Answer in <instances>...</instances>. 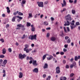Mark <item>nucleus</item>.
<instances>
[{"instance_id": "0eeeda50", "label": "nucleus", "mask_w": 80, "mask_h": 80, "mask_svg": "<svg viewBox=\"0 0 80 80\" xmlns=\"http://www.w3.org/2000/svg\"><path fill=\"white\" fill-rule=\"evenodd\" d=\"M32 65L34 66H37L38 65V63H37V61L36 60H33V62H32Z\"/></svg>"}, {"instance_id": "8fccbe9b", "label": "nucleus", "mask_w": 80, "mask_h": 80, "mask_svg": "<svg viewBox=\"0 0 80 80\" xmlns=\"http://www.w3.org/2000/svg\"><path fill=\"white\" fill-rule=\"evenodd\" d=\"M49 36H50V34L49 33H48L47 34L46 37H49Z\"/></svg>"}, {"instance_id": "c9c22d12", "label": "nucleus", "mask_w": 80, "mask_h": 80, "mask_svg": "<svg viewBox=\"0 0 80 80\" xmlns=\"http://www.w3.org/2000/svg\"><path fill=\"white\" fill-rule=\"evenodd\" d=\"M44 3L45 5H47V4H48V1H45L44 2Z\"/></svg>"}, {"instance_id": "58836bf2", "label": "nucleus", "mask_w": 80, "mask_h": 80, "mask_svg": "<svg viewBox=\"0 0 80 80\" xmlns=\"http://www.w3.org/2000/svg\"><path fill=\"white\" fill-rule=\"evenodd\" d=\"M18 15H19L22 16V15H23V13H22L20 12H19L18 13Z\"/></svg>"}, {"instance_id": "37998d69", "label": "nucleus", "mask_w": 80, "mask_h": 80, "mask_svg": "<svg viewBox=\"0 0 80 80\" xmlns=\"http://www.w3.org/2000/svg\"><path fill=\"white\" fill-rule=\"evenodd\" d=\"M76 25H80V23L79 22H76Z\"/></svg>"}, {"instance_id": "09e8293b", "label": "nucleus", "mask_w": 80, "mask_h": 80, "mask_svg": "<svg viewBox=\"0 0 80 80\" xmlns=\"http://www.w3.org/2000/svg\"><path fill=\"white\" fill-rule=\"evenodd\" d=\"M67 32H70V29H69V28L68 27H67Z\"/></svg>"}, {"instance_id": "2eb2a0df", "label": "nucleus", "mask_w": 80, "mask_h": 80, "mask_svg": "<svg viewBox=\"0 0 80 80\" xmlns=\"http://www.w3.org/2000/svg\"><path fill=\"white\" fill-rule=\"evenodd\" d=\"M43 68L44 69H45V68H48V64L47 63H45L44 64V65L43 67Z\"/></svg>"}, {"instance_id": "f03ea898", "label": "nucleus", "mask_w": 80, "mask_h": 80, "mask_svg": "<svg viewBox=\"0 0 80 80\" xmlns=\"http://www.w3.org/2000/svg\"><path fill=\"white\" fill-rule=\"evenodd\" d=\"M66 20H69L70 21L72 20V18H71V15L70 14H68L65 16Z\"/></svg>"}, {"instance_id": "cd10ccee", "label": "nucleus", "mask_w": 80, "mask_h": 80, "mask_svg": "<svg viewBox=\"0 0 80 80\" xmlns=\"http://www.w3.org/2000/svg\"><path fill=\"white\" fill-rule=\"evenodd\" d=\"M5 57V56L3 55H0V58H4Z\"/></svg>"}, {"instance_id": "9d476101", "label": "nucleus", "mask_w": 80, "mask_h": 80, "mask_svg": "<svg viewBox=\"0 0 80 80\" xmlns=\"http://www.w3.org/2000/svg\"><path fill=\"white\" fill-rule=\"evenodd\" d=\"M52 58H53V56L51 55L49 56V57L47 58L48 60H51Z\"/></svg>"}, {"instance_id": "69168bd1", "label": "nucleus", "mask_w": 80, "mask_h": 80, "mask_svg": "<svg viewBox=\"0 0 80 80\" xmlns=\"http://www.w3.org/2000/svg\"><path fill=\"white\" fill-rule=\"evenodd\" d=\"M8 27H9V24H7L6 26V28H8Z\"/></svg>"}, {"instance_id": "bb28decb", "label": "nucleus", "mask_w": 80, "mask_h": 80, "mask_svg": "<svg viewBox=\"0 0 80 80\" xmlns=\"http://www.w3.org/2000/svg\"><path fill=\"white\" fill-rule=\"evenodd\" d=\"M29 17H28V18H30L31 17H32V14L30 13H29Z\"/></svg>"}, {"instance_id": "4c0bfd02", "label": "nucleus", "mask_w": 80, "mask_h": 80, "mask_svg": "<svg viewBox=\"0 0 80 80\" xmlns=\"http://www.w3.org/2000/svg\"><path fill=\"white\" fill-rule=\"evenodd\" d=\"M74 60H75V61H77V60H78V58L77 56H75V58H74Z\"/></svg>"}, {"instance_id": "ea45409f", "label": "nucleus", "mask_w": 80, "mask_h": 80, "mask_svg": "<svg viewBox=\"0 0 80 80\" xmlns=\"http://www.w3.org/2000/svg\"><path fill=\"white\" fill-rule=\"evenodd\" d=\"M25 34H23V36L21 37L22 39H24L25 38Z\"/></svg>"}, {"instance_id": "2f4dec72", "label": "nucleus", "mask_w": 80, "mask_h": 80, "mask_svg": "<svg viewBox=\"0 0 80 80\" xmlns=\"http://www.w3.org/2000/svg\"><path fill=\"white\" fill-rule=\"evenodd\" d=\"M72 13L75 14V11L74 10H72Z\"/></svg>"}, {"instance_id": "ddd939ff", "label": "nucleus", "mask_w": 80, "mask_h": 80, "mask_svg": "<svg viewBox=\"0 0 80 80\" xmlns=\"http://www.w3.org/2000/svg\"><path fill=\"white\" fill-rule=\"evenodd\" d=\"M6 51L7 49H6L5 48H3L2 50V53L3 54H5V53H6Z\"/></svg>"}, {"instance_id": "a878e982", "label": "nucleus", "mask_w": 80, "mask_h": 80, "mask_svg": "<svg viewBox=\"0 0 80 80\" xmlns=\"http://www.w3.org/2000/svg\"><path fill=\"white\" fill-rule=\"evenodd\" d=\"M63 29L64 30V32H65V33H68V32L67 31V30H66V28H65V27H63Z\"/></svg>"}, {"instance_id": "3c124183", "label": "nucleus", "mask_w": 80, "mask_h": 80, "mask_svg": "<svg viewBox=\"0 0 80 80\" xmlns=\"http://www.w3.org/2000/svg\"><path fill=\"white\" fill-rule=\"evenodd\" d=\"M74 67L73 66V64H71L70 66V68H73V67Z\"/></svg>"}, {"instance_id": "c85d7f7f", "label": "nucleus", "mask_w": 80, "mask_h": 80, "mask_svg": "<svg viewBox=\"0 0 80 80\" xmlns=\"http://www.w3.org/2000/svg\"><path fill=\"white\" fill-rule=\"evenodd\" d=\"M17 18H18L19 19H20V20H22V17H21L19 16H16Z\"/></svg>"}, {"instance_id": "a211bd4d", "label": "nucleus", "mask_w": 80, "mask_h": 80, "mask_svg": "<svg viewBox=\"0 0 80 80\" xmlns=\"http://www.w3.org/2000/svg\"><path fill=\"white\" fill-rule=\"evenodd\" d=\"M25 48L23 49H24V50H26V49L28 48L29 47V46L27 44H26L25 45Z\"/></svg>"}, {"instance_id": "bf43d9fd", "label": "nucleus", "mask_w": 80, "mask_h": 80, "mask_svg": "<svg viewBox=\"0 0 80 80\" xmlns=\"http://www.w3.org/2000/svg\"><path fill=\"white\" fill-rule=\"evenodd\" d=\"M66 68H69V66L68 65H66Z\"/></svg>"}, {"instance_id": "e433bc0d", "label": "nucleus", "mask_w": 80, "mask_h": 80, "mask_svg": "<svg viewBox=\"0 0 80 80\" xmlns=\"http://www.w3.org/2000/svg\"><path fill=\"white\" fill-rule=\"evenodd\" d=\"M69 38V37L68 36H66L65 37V39L66 40H67Z\"/></svg>"}, {"instance_id": "4be33fe9", "label": "nucleus", "mask_w": 80, "mask_h": 80, "mask_svg": "<svg viewBox=\"0 0 80 80\" xmlns=\"http://www.w3.org/2000/svg\"><path fill=\"white\" fill-rule=\"evenodd\" d=\"M30 25H31V24L30 23H29L28 22H27L26 26L28 27H30Z\"/></svg>"}, {"instance_id": "6ab92c4d", "label": "nucleus", "mask_w": 80, "mask_h": 80, "mask_svg": "<svg viewBox=\"0 0 80 80\" xmlns=\"http://www.w3.org/2000/svg\"><path fill=\"white\" fill-rule=\"evenodd\" d=\"M56 40V38L55 37H52L51 38V41H55Z\"/></svg>"}, {"instance_id": "a19ab883", "label": "nucleus", "mask_w": 80, "mask_h": 80, "mask_svg": "<svg viewBox=\"0 0 80 80\" xmlns=\"http://www.w3.org/2000/svg\"><path fill=\"white\" fill-rule=\"evenodd\" d=\"M72 65H73L74 67H75L77 66V63H76V62H74Z\"/></svg>"}, {"instance_id": "680f3d73", "label": "nucleus", "mask_w": 80, "mask_h": 80, "mask_svg": "<svg viewBox=\"0 0 80 80\" xmlns=\"http://www.w3.org/2000/svg\"><path fill=\"white\" fill-rule=\"evenodd\" d=\"M2 62H3V60L2 59L0 60V64H1V63H2Z\"/></svg>"}, {"instance_id": "a18cd8bd", "label": "nucleus", "mask_w": 80, "mask_h": 80, "mask_svg": "<svg viewBox=\"0 0 80 80\" xmlns=\"http://www.w3.org/2000/svg\"><path fill=\"white\" fill-rule=\"evenodd\" d=\"M8 51L9 52H12V49L11 48H9L8 49Z\"/></svg>"}, {"instance_id": "7c9ffc66", "label": "nucleus", "mask_w": 80, "mask_h": 80, "mask_svg": "<svg viewBox=\"0 0 80 80\" xmlns=\"http://www.w3.org/2000/svg\"><path fill=\"white\" fill-rule=\"evenodd\" d=\"M18 13V11H17L16 12H14L13 13V15H17Z\"/></svg>"}, {"instance_id": "5701e85b", "label": "nucleus", "mask_w": 80, "mask_h": 80, "mask_svg": "<svg viewBox=\"0 0 80 80\" xmlns=\"http://www.w3.org/2000/svg\"><path fill=\"white\" fill-rule=\"evenodd\" d=\"M43 24L44 25H46L47 26L48 25V22L46 21L43 22Z\"/></svg>"}, {"instance_id": "774afa93", "label": "nucleus", "mask_w": 80, "mask_h": 80, "mask_svg": "<svg viewBox=\"0 0 80 80\" xmlns=\"http://www.w3.org/2000/svg\"><path fill=\"white\" fill-rule=\"evenodd\" d=\"M51 28L50 27L48 28H46V30H50Z\"/></svg>"}, {"instance_id": "f257e3e1", "label": "nucleus", "mask_w": 80, "mask_h": 80, "mask_svg": "<svg viewBox=\"0 0 80 80\" xmlns=\"http://www.w3.org/2000/svg\"><path fill=\"white\" fill-rule=\"evenodd\" d=\"M26 57H27V55L25 54H23V55H22V53H20L19 54L18 58L20 59H23V58H25Z\"/></svg>"}, {"instance_id": "423d86ee", "label": "nucleus", "mask_w": 80, "mask_h": 80, "mask_svg": "<svg viewBox=\"0 0 80 80\" xmlns=\"http://www.w3.org/2000/svg\"><path fill=\"white\" fill-rule=\"evenodd\" d=\"M43 2H40L38 4V6L39 7H43Z\"/></svg>"}, {"instance_id": "20e7f679", "label": "nucleus", "mask_w": 80, "mask_h": 80, "mask_svg": "<svg viewBox=\"0 0 80 80\" xmlns=\"http://www.w3.org/2000/svg\"><path fill=\"white\" fill-rule=\"evenodd\" d=\"M6 63H7V60L5 59L2 63V64H3V65H2V67H5V65H6Z\"/></svg>"}, {"instance_id": "49530a36", "label": "nucleus", "mask_w": 80, "mask_h": 80, "mask_svg": "<svg viewBox=\"0 0 80 80\" xmlns=\"http://www.w3.org/2000/svg\"><path fill=\"white\" fill-rule=\"evenodd\" d=\"M29 60H33V61L34 60L33 59V58L32 57H30V58H29Z\"/></svg>"}, {"instance_id": "5fc2aeb1", "label": "nucleus", "mask_w": 80, "mask_h": 80, "mask_svg": "<svg viewBox=\"0 0 80 80\" xmlns=\"http://www.w3.org/2000/svg\"><path fill=\"white\" fill-rule=\"evenodd\" d=\"M37 17H38V14H36L34 15V18H37Z\"/></svg>"}, {"instance_id": "864d4df0", "label": "nucleus", "mask_w": 80, "mask_h": 80, "mask_svg": "<svg viewBox=\"0 0 80 80\" xmlns=\"http://www.w3.org/2000/svg\"><path fill=\"white\" fill-rule=\"evenodd\" d=\"M16 30H20L21 29V28L20 27H18L17 28H16Z\"/></svg>"}, {"instance_id": "0e129e2a", "label": "nucleus", "mask_w": 80, "mask_h": 80, "mask_svg": "<svg viewBox=\"0 0 80 80\" xmlns=\"http://www.w3.org/2000/svg\"><path fill=\"white\" fill-rule=\"evenodd\" d=\"M68 44H65L64 45V47L65 48H67V47H68Z\"/></svg>"}, {"instance_id": "c03bdc74", "label": "nucleus", "mask_w": 80, "mask_h": 80, "mask_svg": "<svg viewBox=\"0 0 80 80\" xmlns=\"http://www.w3.org/2000/svg\"><path fill=\"white\" fill-rule=\"evenodd\" d=\"M22 30L23 31L25 30V28H24V27H22V28H21Z\"/></svg>"}, {"instance_id": "f704fd0d", "label": "nucleus", "mask_w": 80, "mask_h": 80, "mask_svg": "<svg viewBox=\"0 0 80 80\" xmlns=\"http://www.w3.org/2000/svg\"><path fill=\"white\" fill-rule=\"evenodd\" d=\"M26 2V1L25 0H22V4H25Z\"/></svg>"}, {"instance_id": "79ce46f5", "label": "nucleus", "mask_w": 80, "mask_h": 80, "mask_svg": "<svg viewBox=\"0 0 80 80\" xmlns=\"http://www.w3.org/2000/svg\"><path fill=\"white\" fill-rule=\"evenodd\" d=\"M73 75H74V74H73V73H72L70 74V77H73Z\"/></svg>"}, {"instance_id": "6e6552de", "label": "nucleus", "mask_w": 80, "mask_h": 80, "mask_svg": "<svg viewBox=\"0 0 80 80\" xmlns=\"http://www.w3.org/2000/svg\"><path fill=\"white\" fill-rule=\"evenodd\" d=\"M32 72H33L37 73L38 72V68H35L32 70Z\"/></svg>"}, {"instance_id": "c756f323", "label": "nucleus", "mask_w": 80, "mask_h": 80, "mask_svg": "<svg viewBox=\"0 0 80 80\" xmlns=\"http://www.w3.org/2000/svg\"><path fill=\"white\" fill-rule=\"evenodd\" d=\"M45 57H46V55H44L42 57V60H44L45 59Z\"/></svg>"}, {"instance_id": "603ef678", "label": "nucleus", "mask_w": 80, "mask_h": 80, "mask_svg": "<svg viewBox=\"0 0 80 80\" xmlns=\"http://www.w3.org/2000/svg\"><path fill=\"white\" fill-rule=\"evenodd\" d=\"M69 3H73V1L72 0H69Z\"/></svg>"}, {"instance_id": "dca6fc26", "label": "nucleus", "mask_w": 80, "mask_h": 80, "mask_svg": "<svg viewBox=\"0 0 80 80\" xmlns=\"http://www.w3.org/2000/svg\"><path fill=\"white\" fill-rule=\"evenodd\" d=\"M16 18H17V16H15L14 17H13L12 18V22H15V19H16Z\"/></svg>"}, {"instance_id": "72a5a7b5", "label": "nucleus", "mask_w": 80, "mask_h": 80, "mask_svg": "<svg viewBox=\"0 0 80 80\" xmlns=\"http://www.w3.org/2000/svg\"><path fill=\"white\" fill-rule=\"evenodd\" d=\"M0 41L2 42V43H3L5 41H4V39L3 38L0 39Z\"/></svg>"}, {"instance_id": "b1692460", "label": "nucleus", "mask_w": 80, "mask_h": 80, "mask_svg": "<svg viewBox=\"0 0 80 80\" xmlns=\"http://www.w3.org/2000/svg\"><path fill=\"white\" fill-rule=\"evenodd\" d=\"M63 31L61 32L60 34H59V36L61 37H63Z\"/></svg>"}, {"instance_id": "473e14b6", "label": "nucleus", "mask_w": 80, "mask_h": 80, "mask_svg": "<svg viewBox=\"0 0 80 80\" xmlns=\"http://www.w3.org/2000/svg\"><path fill=\"white\" fill-rule=\"evenodd\" d=\"M51 77L50 76H48L46 78V80H50Z\"/></svg>"}, {"instance_id": "39448f33", "label": "nucleus", "mask_w": 80, "mask_h": 80, "mask_svg": "<svg viewBox=\"0 0 80 80\" xmlns=\"http://www.w3.org/2000/svg\"><path fill=\"white\" fill-rule=\"evenodd\" d=\"M31 40H36L37 39V35L35 34L34 36L32 35L31 38Z\"/></svg>"}, {"instance_id": "393cba45", "label": "nucleus", "mask_w": 80, "mask_h": 80, "mask_svg": "<svg viewBox=\"0 0 80 80\" xmlns=\"http://www.w3.org/2000/svg\"><path fill=\"white\" fill-rule=\"evenodd\" d=\"M24 51H25V52H26V53H28L29 52V50L28 49H23Z\"/></svg>"}, {"instance_id": "338daca9", "label": "nucleus", "mask_w": 80, "mask_h": 80, "mask_svg": "<svg viewBox=\"0 0 80 80\" xmlns=\"http://www.w3.org/2000/svg\"><path fill=\"white\" fill-rule=\"evenodd\" d=\"M77 0H74V1L73 3H74V4L76 3H77Z\"/></svg>"}, {"instance_id": "9b49d317", "label": "nucleus", "mask_w": 80, "mask_h": 80, "mask_svg": "<svg viewBox=\"0 0 80 80\" xmlns=\"http://www.w3.org/2000/svg\"><path fill=\"white\" fill-rule=\"evenodd\" d=\"M69 20H67V22L64 24V26H68L70 25V22L68 21Z\"/></svg>"}, {"instance_id": "f8f14e48", "label": "nucleus", "mask_w": 80, "mask_h": 80, "mask_svg": "<svg viewBox=\"0 0 80 80\" xmlns=\"http://www.w3.org/2000/svg\"><path fill=\"white\" fill-rule=\"evenodd\" d=\"M60 80H67V78L65 77H62L60 78Z\"/></svg>"}, {"instance_id": "e2e57ef3", "label": "nucleus", "mask_w": 80, "mask_h": 80, "mask_svg": "<svg viewBox=\"0 0 80 80\" xmlns=\"http://www.w3.org/2000/svg\"><path fill=\"white\" fill-rule=\"evenodd\" d=\"M63 63H64V64H65V63H66V60H63Z\"/></svg>"}, {"instance_id": "f3484780", "label": "nucleus", "mask_w": 80, "mask_h": 80, "mask_svg": "<svg viewBox=\"0 0 80 80\" xmlns=\"http://www.w3.org/2000/svg\"><path fill=\"white\" fill-rule=\"evenodd\" d=\"M17 27H24V25H22V24H20L17 25Z\"/></svg>"}, {"instance_id": "4468645a", "label": "nucleus", "mask_w": 80, "mask_h": 80, "mask_svg": "<svg viewBox=\"0 0 80 80\" xmlns=\"http://www.w3.org/2000/svg\"><path fill=\"white\" fill-rule=\"evenodd\" d=\"M19 78H22V77H23V74L22 72H20L19 73Z\"/></svg>"}, {"instance_id": "aec40b11", "label": "nucleus", "mask_w": 80, "mask_h": 80, "mask_svg": "<svg viewBox=\"0 0 80 80\" xmlns=\"http://www.w3.org/2000/svg\"><path fill=\"white\" fill-rule=\"evenodd\" d=\"M71 42V39L70 38H68V40L67 41V43H70Z\"/></svg>"}, {"instance_id": "7ed1b4c3", "label": "nucleus", "mask_w": 80, "mask_h": 80, "mask_svg": "<svg viewBox=\"0 0 80 80\" xmlns=\"http://www.w3.org/2000/svg\"><path fill=\"white\" fill-rule=\"evenodd\" d=\"M56 71L57 73H60V68H59V67H57L56 68Z\"/></svg>"}, {"instance_id": "4d7b16f0", "label": "nucleus", "mask_w": 80, "mask_h": 80, "mask_svg": "<svg viewBox=\"0 0 80 80\" xmlns=\"http://www.w3.org/2000/svg\"><path fill=\"white\" fill-rule=\"evenodd\" d=\"M47 76V75L45 74H43V78H45L46 77V76Z\"/></svg>"}, {"instance_id": "13d9d810", "label": "nucleus", "mask_w": 80, "mask_h": 80, "mask_svg": "<svg viewBox=\"0 0 80 80\" xmlns=\"http://www.w3.org/2000/svg\"><path fill=\"white\" fill-rule=\"evenodd\" d=\"M33 60H30V61H29V63H30V64H31V63H33Z\"/></svg>"}, {"instance_id": "052dcab7", "label": "nucleus", "mask_w": 80, "mask_h": 80, "mask_svg": "<svg viewBox=\"0 0 80 80\" xmlns=\"http://www.w3.org/2000/svg\"><path fill=\"white\" fill-rule=\"evenodd\" d=\"M71 30H72L74 28L73 26H71Z\"/></svg>"}, {"instance_id": "de8ad7c7", "label": "nucleus", "mask_w": 80, "mask_h": 80, "mask_svg": "<svg viewBox=\"0 0 80 80\" xmlns=\"http://www.w3.org/2000/svg\"><path fill=\"white\" fill-rule=\"evenodd\" d=\"M32 32H34L35 31V28H32L31 29Z\"/></svg>"}, {"instance_id": "412c9836", "label": "nucleus", "mask_w": 80, "mask_h": 80, "mask_svg": "<svg viewBox=\"0 0 80 80\" xmlns=\"http://www.w3.org/2000/svg\"><path fill=\"white\" fill-rule=\"evenodd\" d=\"M6 9L7 10V13H10V9L8 7H7L6 8Z\"/></svg>"}, {"instance_id": "1a4fd4ad", "label": "nucleus", "mask_w": 80, "mask_h": 80, "mask_svg": "<svg viewBox=\"0 0 80 80\" xmlns=\"http://www.w3.org/2000/svg\"><path fill=\"white\" fill-rule=\"evenodd\" d=\"M63 3H61L62 7H63L64 6H66V1L65 0H63Z\"/></svg>"}, {"instance_id": "6e6d98bb", "label": "nucleus", "mask_w": 80, "mask_h": 80, "mask_svg": "<svg viewBox=\"0 0 80 80\" xmlns=\"http://www.w3.org/2000/svg\"><path fill=\"white\" fill-rule=\"evenodd\" d=\"M63 52H65L67 51V49H66L65 48H63Z\"/></svg>"}]
</instances>
